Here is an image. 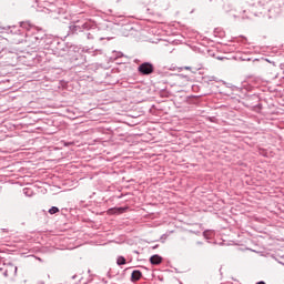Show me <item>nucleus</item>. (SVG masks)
Listing matches in <instances>:
<instances>
[{
	"mask_svg": "<svg viewBox=\"0 0 284 284\" xmlns=\"http://www.w3.org/2000/svg\"><path fill=\"white\" fill-rule=\"evenodd\" d=\"M138 72H140V74H143L144 77H148L152 74V72H154V64L150 62H143L138 67Z\"/></svg>",
	"mask_w": 284,
	"mask_h": 284,
	"instance_id": "nucleus-1",
	"label": "nucleus"
},
{
	"mask_svg": "<svg viewBox=\"0 0 284 284\" xmlns=\"http://www.w3.org/2000/svg\"><path fill=\"white\" fill-rule=\"evenodd\" d=\"M17 266L9 264L6 268L0 267V272L8 277V276H17Z\"/></svg>",
	"mask_w": 284,
	"mask_h": 284,
	"instance_id": "nucleus-2",
	"label": "nucleus"
},
{
	"mask_svg": "<svg viewBox=\"0 0 284 284\" xmlns=\"http://www.w3.org/2000/svg\"><path fill=\"white\" fill-rule=\"evenodd\" d=\"M142 277H143V273H141V271L139 270H135L131 274V282L136 283L138 281H141Z\"/></svg>",
	"mask_w": 284,
	"mask_h": 284,
	"instance_id": "nucleus-3",
	"label": "nucleus"
},
{
	"mask_svg": "<svg viewBox=\"0 0 284 284\" xmlns=\"http://www.w3.org/2000/svg\"><path fill=\"white\" fill-rule=\"evenodd\" d=\"M43 37H45V33H43V31H38V33H34V34H31L29 38H28V41H41V39H43Z\"/></svg>",
	"mask_w": 284,
	"mask_h": 284,
	"instance_id": "nucleus-4",
	"label": "nucleus"
},
{
	"mask_svg": "<svg viewBox=\"0 0 284 284\" xmlns=\"http://www.w3.org/2000/svg\"><path fill=\"white\" fill-rule=\"evenodd\" d=\"M150 263L151 265H161V263H163V257H161L160 255H152L150 257Z\"/></svg>",
	"mask_w": 284,
	"mask_h": 284,
	"instance_id": "nucleus-5",
	"label": "nucleus"
},
{
	"mask_svg": "<svg viewBox=\"0 0 284 284\" xmlns=\"http://www.w3.org/2000/svg\"><path fill=\"white\" fill-rule=\"evenodd\" d=\"M87 39H97V29H92L90 32L87 33Z\"/></svg>",
	"mask_w": 284,
	"mask_h": 284,
	"instance_id": "nucleus-6",
	"label": "nucleus"
},
{
	"mask_svg": "<svg viewBox=\"0 0 284 284\" xmlns=\"http://www.w3.org/2000/svg\"><path fill=\"white\" fill-rule=\"evenodd\" d=\"M116 264L118 265H125V257L119 256L118 260H116Z\"/></svg>",
	"mask_w": 284,
	"mask_h": 284,
	"instance_id": "nucleus-7",
	"label": "nucleus"
},
{
	"mask_svg": "<svg viewBox=\"0 0 284 284\" xmlns=\"http://www.w3.org/2000/svg\"><path fill=\"white\" fill-rule=\"evenodd\" d=\"M20 26H21V28H24L26 30H30V28H32V24H30L29 22H21Z\"/></svg>",
	"mask_w": 284,
	"mask_h": 284,
	"instance_id": "nucleus-8",
	"label": "nucleus"
},
{
	"mask_svg": "<svg viewBox=\"0 0 284 284\" xmlns=\"http://www.w3.org/2000/svg\"><path fill=\"white\" fill-rule=\"evenodd\" d=\"M59 212V207L57 206H52L50 210H49V214H57Z\"/></svg>",
	"mask_w": 284,
	"mask_h": 284,
	"instance_id": "nucleus-9",
	"label": "nucleus"
},
{
	"mask_svg": "<svg viewBox=\"0 0 284 284\" xmlns=\"http://www.w3.org/2000/svg\"><path fill=\"white\" fill-rule=\"evenodd\" d=\"M83 28H84V30H88V28H90V26L88 23H84Z\"/></svg>",
	"mask_w": 284,
	"mask_h": 284,
	"instance_id": "nucleus-10",
	"label": "nucleus"
},
{
	"mask_svg": "<svg viewBox=\"0 0 284 284\" xmlns=\"http://www.w3.org/2000/svg\"><path fill=\"white\" fill-rule=\"evenodd\" d=\"M31 43H39V42L37 41V39H33V41H31Z\"/></svg>",
	"mask_w": 284,
	"mask_h": 284,
	"instance_id": "nucleus-11",
	"label": "nucleus"
},
{
	"mask_svg": "<svg viewBox=\"0 0 284 284\" xmlns=\"http://www.w3.org/2000/svg\"><path fill=\"white\" fill-rule=\"evenodd\" d=\"M203 234H204L205 237H207V231H205Z\"/></svg>",
	"mask_w": 284,
	"mask_h": 284,
	"instance_id": "nucleus-12",
	"label": "nucleus"
},
{
	"mask_svg": "<svg viewBox=\"0 0 284 284\" xmlns=\"http://www.w3.org/2000/svg\"><path fill=\"white\" fill-rule=\"evenodd\" d=\"M256 284H265V282L261 281V282H257Z\"/></svg>",
	"mask_w": 284,
	"mask_h": 284,
	"instance_id": "nucleus-13",
	"label": "nucleus"
},
{
	"mask_svg": "<svg viewBox=\"0 0 284 284\" xmlns=\"http://www.w3.org/2000/svg\"><path fill=\"white\" fill-rule=\"evenodd\" d=\"M118 57H123V53H118Z\"/></svg>",
	"mask_w": 284,
	"mask_h": 284,
	"instance_id": "nucleus-14",
	"label": "nucleus"
},
{
	"mask_svg": "<svg viewBox=\"0 0 284 284\" xmlns=\"http://www.w3.org/2000/svg\"><path fill=\"white\" fill-rule=\"evenodd\" d=\"M185 70H191V68L190 67H185Z\"/></svg>",
	"mask_w": 284,
	"mask_h": 284,
	"instance_id": "nucleus-15",
	"label": "nucleus"
},
{
	"mask_svg": "<svg viewBox=\"0 0 284 284\" xmlns=\"http://www.w3.org/2000/svg\"><path fill=\"white\" fill-rule=\"evenodd\" d=\"M197 245H201V242H197Z\"/></svg>",
	"mask_w": 284,
	"mask_h": 284,
	"instance_id": "nucleus-16",
	"label": "nucleus"
}]
</instances>
